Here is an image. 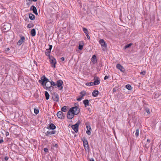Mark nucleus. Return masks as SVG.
<instances>
[{"instance_id": "obj_28", "label": "nucleus", "mask_w": 161, "mask_h": 161, "mask_svg": "<svg viewBox=\"0 0 161 161\" xmlns=\"http://www.w3.org/2000/svg\"><path fill=\"white\" fill-rule=\"evenodd\" d=\"M139 134V129H137L136 130L135 135L136 137L138 136Z\"/></svg>"}, {"instance_id": "obj_44", "label": "nucleus", "mask_w": 161, "mask_h": 161, "mask_svg": "<svg viewBox=\"0 0 161 161\" xmlns=\"http://www.w3.org/2000/svg\"><path fill=\"white\" fill-rule=\"evenodd\" d=\"M8 159V158L7 157V156H6L5 158V159L6 160H7Z\"/></svg>"}, {"instance_id": "obj_13", "label": "nucleus", "mask_w": 161, "mask_h": 161, "mask_svg": "<svg viewBox=\"0 0 161 161\" xmlns=\"http://www.w3.org/2000/svg\"><path fill=\"white\" fill-rule=\"evenodd\" d=\"M56 133V131L55 130H51L50 131H48L45 134L47 136H48L50 135L54 134Z\"/></svg>"}, {"instance_id": "obj_46", "label": "nucleus", "mask_w": 161, "mask_h": 161, "mask_svg": "<svg viewBox=\"0 0 161 161\" xmlns=\"http://www.w3.org/2000/svg\"><path fill=\"white\" fill-rule=\"evenodd\" d=\"M89 83H87L86 84V85L87 86H90L89 85Z\"/></svg>"}, {"instance_id": "obj_17", "label": "nucleus", "mask_w": 161, "mask_h": 161, "mask_svg": "<svg viewBox=\"0 0 161 161\" xmlns=\"http://www.w3.org/2000/svg\"><path fill=\"white\" fill-rule=\"evenodd\" d=\"M83 41H81L80 42V44L79 46V49L80 50H82L83 48Z\"/></svg>"}, {"instance_id": "obj_57", "label": "nucleus", "mask_w": 161, "mask_h": 161, "mask_svg": "<svg viewBox=\"0 0 161 161\" xmlns=\"http://www.w3.org/2000/svg\"><path fill=\"white\" fill-rule=\"evenodd\" d=\"M8 49L9 50V49L8 48Z\"/></svg>"}, {"instance_id": "obj_45", "label": "nucleus", "mask_w": 161, "mask_h": 161, "mask_svg": "<svg viewBox=\"0 0 161 161\" xmlns=\"http://www.w3.org/2000/svg\"><path fill=\"white\" fill-rule=\"evenodd\" d=\"M90 161H95L93 158H91L90 159Z\"/></svg>"}, {"instance_id": "obj_54", "label": "nucleus", "mask_w": 161, "mask_h": 161, "mask_svg": "<svg viewBox=\"0 0 161 161\" xmlns=\"http://www.w3.org/2000/svg\"><path fill=\"white\" fill-rule=\"evenodd\" d=\"M33 1L36 2L37 1V0H32Z\"/></svg>"}, {"instance_id": "obj_36", "label": "nucleus", "mask_w": 161, "mask_h": 161, "mask_svg": "<svg viewBox=\"0 0 161 161\" xmlns=\"http://www.w3.org/2000/svg\"><path fill=\"white\" fill-rule=\"evenodd\" d=\"M146 111L148 114H150V110L149 109L146 108Z\"/></svg>"}, {"instance_id": "obj_40", "label": "nucleus", "mask_w": 161, "mask_h": 161, "mask_svg": "<svg viewBox=\"0 0 161 161\" xmlns=\"http://www.w3.org/2000/svg\"><path fill=\"white\" fill-rule=\"evenodd\" d=\"M48 149L47 148H45L44 149V150L45 152H47L48 151Z\"/></svg>"}, {"instance_id": "obj_55", "label": "nucleus", "mask_w": 161, "mask_h": 161, "mask_svg": "<svg viewBox=\"0 0 161 161\" xmlns=\"http://www.w3.org/2000/svg\"><path fill=\"white\" fill-rule=\"evenodd\" d=\"M9 27H10V25H9V27L8 28V30H9Z\"/></svg>"}, {"instance_id": "obj_2", "label": "nucleus", "mask_w": 161, "mask_h": 161, "mask_svg": "<svg viewBox=\"0 0 161 161\" xmlns=\"http://www.w3.org/2000/svg\"><path fill=\"white\" fill-rule=\"evenodd\" d=\"M71 112H72L74 115H77L79 113L80 109L77 107H73L71 108L69 110Z\"/></svg>"}, {"instance_id": "obj_3", "label": "nucleus", "mask_w": 161, "mask_h": 161, "mask_svg": "<svg viewBox=\"0 0 161 161\" xmlns=\"http://www.w3.org/2000/svg\"><path fill=\"white\" fill-rule=\"evenodd\" d=\"M99 43L102 47L103 50L104 51L106 50L107 44L104 41L103 39H100L99 41Z\"/></svg>"}, {"instance_id": "obj_53", "label": "nucleus", "mask_w": 161, "mask_h": 161, "mask_svg": "<svg viewBox=\"0 0 161 161\" xmlns=\"http://www.w3.org/2000/svg\"><path fill=\"white\" fill-rule=\"evenodd\" d=\"M7 25H4V27H5L4 29H5V30H6L5 26H6Z\"/></svg>"}, {"instance_id": "obj_42", "label": "nucleus", "mask_w": 161, "mask_h": 161, "mask_svg": "<svg viewBox=\"0 0 161 161\" xmlns=\"http://www.w3.org/2000/svg\"><path fill=\"white\" fill-rule=\"evenodd\" d=\"M108 78V76H105V77H104V79L105 80H106Z\"/></svg>"}, {"instance_id": "obj_25", "label": "nucleus", "mask_w": 161, "mask_h": 161, "mask_svg": "<svg viewBox=\"0 0 161 161\" xmlns=\"http://www.w3.org/2000/svg\"><path fill=\"white\" fill-rule=\"evenodd\" d=\"M62 111H63L64 112H66L67 111V107L66 106H64L61 108Z\"/></svg>"}, {"instance_id": "obj_32", "label": "nucleus", "mask_w": 161, "mask_h": 161, "mask_svg": "<svg viewBox=\"0 0 161 161\" xmlns=\"http://www.w3.org/2000/svg\"><path fill=\"white\" fill-rule=\"evenodd\" d=\"M92 130H87L86 131V134L88 135H90L91 134V131Z\"/></svg>"}, {"instance_id": "obj_23", "label": "nucleus", "mask_w": 161, "mask_h": 161, "mask_svg": "<svg viewBox=\"0 0 161 161\" xmlns=\"http://www.w3.org/2000/svg\"><path fill=\"white\" fill-rule=\"evenodd\" d=\"M48 80V79L44 75H43L41 77V80Z\"/></svg>"}, {"instance_id": "obj_39", "label": "nucleus", "mask_w": 161, "mask_h": 161, "mask_svg": "<svg viewBox=\"0 0 161 161\" xmlns=\"http://www.w3.org/2000/svg\"><path fill=\"white\" fill-rule=\"evenodd\" d=\"M90 86H92L94 85L93 82H91L89 83Z\"/></svg>"}, {"instance_id": "obj_41", "label": "nucleus", "mask_w": 161, "mask_h": 161, "mask_svg": "<svg viewBox=\"0 0 161 161\" xmlns=\"http://www.w3.org/2000/svg\"><path fill=\"white\" fill-rule=\"evenodd\" d=\"M62 61H63L64 60V57H62L61 58Z\"/></svg>"}, {"instance_id": "obj_48", "label": "nucleus", "mask_w": 161, "mask_h": 161, "mask_svg": "<svg viewBox=\"0 0 161 161\" xmlns=\"http://www.w3.org/2000/svg\"><path fill=\"white\" fill-rule=\"evenodd\" d=\"M86 36H87V38H88V39H90V36L89 35H87Z\"/></svg>"}, {"instance_id": "obj_51", "label": "nucleus", "mask_w": 161, "mask_h": 161, "mask_svg": "<svg viewBox=\"0 0 161 161\" xmlns=\"http://www.w3.org/2000/svg\"><path fill=\"white\" fill-rule=\"evenodd\" d=\"M113 91L114 92H115L116 91V89L114 88H113Z\"/></svg>"}, {"instance_id": "obj_52", "label": "nucleus", "mask_w": 161, "mask_h": 161, "mask_svg": "<svg viewBox=\"0 0 161 161\" xmlns=\"http://www.w3.org/2000/svg\"><path fill=\"white\" fill-rule=\"evenodd\" d=\"M147 142H149L150 141V140L148 139H147Z\"/></svg>"}, {"instance_id": "obj_43", "label": "nucleus", "mask_w": 161, "mask_h": 161, "mask_svg": "<svg viewBox=\"0 0 161 161\" xmlns=\"http://www.w3.org/2000/svg\"><path fill=\"white\" fill-rule=\"evenodd\" d=\"M9 135V133L8 132H7L6 133V136H8Z\"/></svg>"}, {"instance_id": "obj_1", "label": "nucleus", "mask_w": 161, "mask_h": 161, "mask_svg": "<svg viewBox=\"0 0 161 161\" xmlns=\"http://www.w3.org/2000/svg\"><path fill=\"white\" fill-rule=\"evenodd\" d=\"M63 81H57V83H55L53 81L51 82L50 81H46L45 83V86H44V88L47 90H48L52 86H57L59 90H61L63 88Z\"/></svg>"}, {"instance_id": "obj_49", "label": "nucleus", "mask_w": 161, "mask_h": 161, "mask_svg": "<svg viewBox=\"0 0 161 161\" xmlns=\"http://www.w3.org/2000/svg\"><path fill=\"white\" fill-rule=\"evenodd\" d=\"M86 35V36H87V35H88V32H86L85 33Z\"/></svg>"}, {"instance_id": "obj_9", "label": "nucleus", "mask_w": 161, "mask_h": 161, "mask_svg": "<svg viewBox=\"0 0 161 161\" xmlns=\"http://www.w3.org/2000/svg\"><path fill=\"white\" fill-rule=\"evenodd\" d=\"M57 115L59 118L61 119L64 118V115L63 113L62 112L60 111H59L57 113Z\"/></svg>"}, {"instance_id": "obj_5", "label": "nucleus", "mask_w": 161, "mask_h": 161, "mask_svg": "<svg viewBox=\"0 0 161 161\" xmlns=\"http://www.w3.org/2000/svg\"><path fill=\"white\" fill-rule=\"evenodd\" d=\"M86 92L84 91H83L80 92V95L79 96L76 100L78 101H80L83 98V97L86 95Z\"/></svg>"}, {"instance_id": "obj_18", "label": "nucleus", "mask_w": 161, "mask_h": 161, "mask_svg": "<svg viewBox=\"0 0 161 161\" xmlns=\"http://www.w3.org/2000/svg\"><path fill=\"white\" fill-rule=\"evenodd\" d=\"M98 94V91L97 90L94 91L92 93V95L94 97H96Z\"/></svg>"}, {"instance_id": "obj_22", "label": "nucleus", "mask_w": 161, "mask_h": 161, "mask_svg": "<svg viewBox=\"0 0 161 161\" xmlns=\"http://www.w3.org/2000/svg\"><path fill=\"white\" fill-rule=\"evenodd\" d=\"M49 128L52 130H54L56 128L55 125L53 124H51L49 125Z\"/></svg>"}, {"instance_id": "obj_20", "label": "nucleus", "mask_w": 161, "mask_h": 161, "mask_svg": "<svg viewBox=\"0 0 161 161\" xmlns=\"http://www.w3.org/2000/svg\"><path fill=\"white\" fill-rule=\"evenodd\" d=\"M36 30L35 29H33L31 30V35L33 36H34L36 35Z\"/></svg>"}, {"instance_id": "obj_29", "label": "nucleus", "mask_w": 161, "mask_h": 161, "mask_svg": "<svg viewBox=\"0 0 161 161\" xmlns=\"http://www.w3.org/2000/svg\"><path fill=\"white\" fill-rule=\"evenodd\" d=\"M100 83V81H94L93 82L94 85H97Z\"/></svg>"}, {"instance_id": "obj_30", "label": "nucleus", "mask_w": 161, "mask_h": 161, "mask_svg": "<svg viewBox=\"0 0 161 161\" xmlns=\"http://www.w3.org/2000/svg\"><path fill=\"white\" fill-rule=\"evenodd\" d=\"M132 45V43H130L129 44H127L125 46V49H126L129 48L130 47L131 45Z\"/></svg>"}, {"instance_id": "obj_33", "label": "nucleus", "mask_w": 161, "mask_h": 161, "mask_svg": "<svg viewBox=\"0 0 161 161\" xmlns=\"http://www.w3.org/2000/svg\"><path fill=\"white\" fill-rule=\"evenodd\" d=\"M83 31L85 33H86V32H88V30H87V29L86 28H83Z\"/></svg>"}, {"instance_id": "obj_34", "label": "nucleus", "mask_w": 161, "mask_h": 161, "mask_svg": "<svg viewBox=\"0 0 161 161\" xmlns=\"http://www.w3.org/2000/svg\"><path fill=\"white\" fill-rule=\"evenodd\" d=\"M100 80V79L97 77L95 76L94 77V80Z\"/></svg>"}, {"instance_id": "obj_26", "label": "nucleus", "mask_w": 161, "mask_h": 161, "mask_svg": "<svg viewBox=\"0 0 161 161\" xmlns=\"http://www.w3.org/2000/svg\"><path fill=\"white\" fill-rule=\"evenodd\" d=\"M126 88L128 90H130L131 89V87L130 85L128 84L125 86Z\"/></svg>"}, {"instance_id": "obj_8", "label": "nucleus", "mask_w": 161, "mask_h": 161, "mask_svg": "<svg viewBox=\"0 0 161 161\" xmlns=\"http://www.w3.org/2000/svg\"><path fill=\"white\" fill-rule=\"evenodd\" d=\"M74 114L70 111L69 110L67 113V117L69 119H72L74 116Z\"/></svg>"}, {"instance_id": "obj_56", "label": "nucleus", "mask_w": 161, "mask_h": 161, "mask_svg": "<svg viewBox=\"0 0 161 161\" xmlns=\"http://www.w3.org/2000/svg\"><path fill=\"white\" fill-rule=\"evenodd\" d=\"M57 144H56L55 145V146H57Z\"/></svg>"}, {"instance_id": "obj_35", "label": "nucleus", "mask_w": 161, "mask_h": 161, "mask_svg": "<svg viewBox=\"0 0 161 161\" xmlns=\"http://www.w3.org/2000/svg\"><path fill=\"white\" fill-rule=\"evenodd\" d=\"M46 81H40V82H41V84L42 86H45V83L46 82Z\"/></svg>"}, {"instance_id": "obj_37", "label": "nucleus", "mask_w": 161, "mask_h": 161, "mask_svg": "<svg viewBox=\"0 0 161 161\" xmlns=\"http://www.w3.org/2000/svg\"><path fill=\"white\" fill-rule=\"evenodd\" d=\"M52 47H53V46L52 45H49V49H48V50L49 51H51V50L52 49Z\"/></svg>"}, {"instance_id": "obj_31", "label": "nucleus", "mask_w": 161, "mask_h": 161, "mask_svg": "<svg viewBox=\"0 0 161 161\" xmlns=\"http://www.w3.org/2000/svg\"><path fill=\"white\" fill-rule=\"evenodd\" d=\"M34 112L35 114H37L39 112V111L38 109H36L35 108L34 110Z\"/></svg>"}, {"instance_id": "obj_50", "label": "nucleus", "mask_w": 161, "mask_h": 161, "mask_svg": "<svg viewBox=\"0 0 161 161\" xmlns=\"http://www.w3.org/2000/svg\"><path fill=\"white\" fill-rule=\"evenodd\" d=\"M86 35V36H87V35H88V32H86L85 33Z\"/></svg>"}, {"instance_id": "obj_11", "label": "nucleus", "mask_w": 161, "mask_h": 161, "mask_svg": "<svg viewBox=\"0 0 161 161\" xmlns=\"http://www.w3.org/2000/svg\"><path fill=\"white\" fill-rule=\"evenodd\" d=\"M116 67L121 72H124L125 71L124 68L119 64H117L116 65Z\"/></svg>"}, {"instance_id": "obj_27", "label": "nucleus", "mask_w": 161, "mask_h": 161, "mask_svg": "<svg viewBox=\"0 0 161 161\" xmlns=\"http://www.w3.org/2000/svg\"><path fill=\"white\" fill-rule=\"evenodd\" d=\"M86 128L87 130H92L91 128L90 125H88L87 124H86Z\"/></svg>"}, {"instance_id": "obj_38", "label": "nucleus", "mask_w": 161, "mask_h": 161, "mask_svg": "<svg viewBox=\"0 0 161 161\" xmlns=\"http://www.w3.org/2000/svg\"><path fill=\"white\" fill-rule=\"evenodd\" d=\"M146 72L144 71H143L140 73L142 75H144L146 74Z\"/></svg>"}, {"instance_id": "obj_15", "label": "nucleus", "mask_w": 161, "mask_h": 161, "mask_svg": "<svg viewBox=\"0 0 161 161\" xmlns=\"http://www.w3.org/2000/svg\"><path fill=\"white\" fill-rule=\"evenodd\" d=\"M53 98L54 101L56 102H58L59 100V97L58 95L57 94H54V96L53 97Z\"/></svg>"}, {"instance_id": "obj_21", "label": "nucleus", "mask_w": 161, "mask_h": 161, "mask_svg": "<svg viewBox=\"0 0 161 161\" xmlns=\"http://www.w3.org/2000/svg\"><path fill=\"white\" fill-rule=\"evenodd\" d=\"M45 94L46 97V98L47 100H48L49 98V95L47 91H45Z\"/></svg>"}, {"instance_id": "obj_24", "label": "nucleus", "mask_w": 161, "mask_h": 161, "mask_svg": "<svg viewBox=\"0 0 161 161\" xmlns=\"http://www.w3.org/2000/svg\"><path fill=\"white\" fill-rule=\"evenodd\" d=\"M50 53H51L50 51H49L48 50V49H47L46 51L45 52V53L46 55L47 56L49 57H50Z\"/></svg>"}, {"instance_id": "obj_16", "label": "nucleus", "mask_w": 161, "mask_h": 161, "mask_svg": "<svg viewBox=\"0 0 161 161\" xmlns=\"http://www.w3.org/2000/svg\"><path fill=\"white\" fill-rule=\"evenodd\" d=\"M83 103L85 105V107L89 106V102L88 100L87 99L83 101Z\"/></svg>"}, {"instance_id": "obj_10", "label": "nucleus", "mask_w": 161, "mask_h": 161, "mask_svg": "<svg viewBox=\"0 0 161 161\" xmlns=\"http://www.w3.org/2000/svg\"><path fill=\"white\" fill-rule=\"evenodd\" d=\"M25 37L23 36L21 37L20 39L17 42L18 45L20 46L22 44L25 40Z\"/></svg>"}, {"instance_id": "obj_58", "label": "nucleus", "mask_w": 161, "mask_h": 161, "mask_svg": "<svg viewBox=\"0 0 161 161\" xmlns=\"http://www.w3.org/2000/svg\"><path fill=\"white\" fill-rule=\"evenodd\" d=\"M59 80L61 81V80Z\"/></svg>"}, {"instance_id": "obj_14", "label": "nucleus", "mask_w": 161, "mask_h": 161, "mask_svg": "<svg viewBox=\"0 0 161 161\" xmlns=\"http://www.w3.org/2000/svg\"><path fill=\"white\" fill-rule=\"evenodd\" d=\"M31 8L32 9V10H33V12L36 15H37V10L36 9V8L35 6H32L31 7Z\"/></svg>"}, {"instance_id": "obj_47", "label": "nucleus", "mask_w": 161, "mask_h": 161, "mask_svg": "<svg viewBox=\"0 0 161 161\" xmlns=\"http://www.w3.org/2000/svg\"><path fill=\"white\" fill-rule=\"evenodd\" d=\"M3 142V140L2 139L0 140V143H2Z\"/></svg>"}, {"instance_id": "obj_19", "label": "nucleus", "mask_w": 161, "mask_h": 161, "mask_svg": "<svg viewBox=\"0 0 161 161\" xmlns=\"http://www.w3.org/2000/svg\"><path fill=\"white\" fill-rule=\"evenodd\" d=\"M29 17L30 19L31 20H33L35 18V15L32 14H29Z\"/></svg>"}, {"instance_id": "obj_4", "label": "nucleus", "mask_w": 161, "mask_h": 161, "mask_svg": "<svg viewBox=\"0 0 161 161\" xmlns=\"http://www.w3.org/2000/svg\"><path fill=\"white\" fill-rule=\"evenodd\" d=\"M50 62L52 67H55V64L56 63V59L52 56L49 57Z\"/></svg>"}, {"instance_id": "obj_12", "label": "nucleus", "mask_w": 161, "mask_h": 161, "mask_svg": "<svg viewBox=\"0 0 161 161\" xmlns=\"http://www.w3.org/2000/svg\"><path fill=\"white\" fill-rule=\"evenodd\" d=\"M91 62L93 64H95L97 62V59L96 58V56L95 55L92 56V58Z\"/></svg>"}, {"instance_id": "obj_7", "label": "nucleus", "mask_w": 161, "mask_h": 161, "mask_svg": "<svg viewBox=\"0 0 161 161\" xmlns=\"http://www.w3.org/2000/svg\"><path fill=\"white\" fill-rule=\"evenodd\" d=\"M83 145L86 150H88L89 148V145L87 140L84 139L83 141Z\"/></svg>"}, {"instance_id": "obj_6", "label": "nucleus", "mask_w": 161, "mask_h": 161, "mask_svg": "<svg viewBox=\"0 0 161 161\" xmlns=\"http://www.w3.org/2000/svg\"><path fill=\"white\" fill-rule=\"evenodd\" d=\"M80 124V122H78L76 123L75 125H73L72 126V128L75 131V132H77L78 131V126Z\"/></svg>"}]
</instances>
